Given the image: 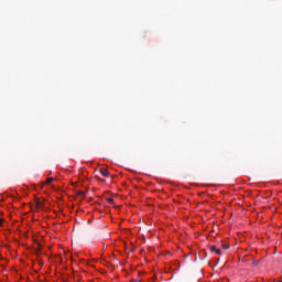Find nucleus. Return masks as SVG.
<instances>
[{
	"mask_svg": "<svg viewBox=\"0 0 282 282\" xmlns=\"http://www.w3.org/2000/svg\"><path fill=\"white\" fill-rule=\"evenodd\" d=\"M100 173H101V175H104V177H109V170L108 169H101Z\"/></svg>",
	"mask_w": 282,
	"mask_h": 282,
	"instance_id": "obj_1",
	"label": "nucleus"
},
{
	"mask_svg": "<svg viewBox=\"0 0 282 282\" xmlns=\"http://www.w3.org/2000/svg\"><path fill=\"white\" fill-rule=\"evenodd\" d=\"M106 202H108V204H116V202L111 197L106 198Z\"/></svg>",
	"mask_w": 282,
	"mask_h": 282,
	"instance_id": "obj_2",
	"label": "nucleus"
},
{
	"mask_svg": "<svg viewBox=\"0 0 282 282\" xmlns=\"http://www.w3.org/2000/svg\"><path fill=\"white\" fill-rule=\"evenodd\" d=\"M35 252H36V254H40V252H41V245H37V247L35 248Z\"/></svg>",
	"mask_w": 282,
	"mask_h": 282,
	"instance_id": "obj_3",
	"label": "nucleus"
},
{
	"mask_svg": "<svg viewBox=\"0 0 282 282\" xmlns=\"http://www.w3.org/2000/svg\"><path fill=\"white\" fill-rule=\"evenodd\" d=\"M53 182H54V178H53V177L46 178V184H51V183H53Z\"/></svg>",
	"mask_w": 282,
	"mask_h": 282,
	"instance_id": "obj_4",
	"label": "nucleus"
},
{
	"mask_svg": "<svg viewBox=\"0 0 282 282\" xmlns=\"http://www.w3.org/2000/svg\"><path fill=\"white\" fill-rule=\"evenodd\" d=\"M216 250H217V247H215V246H212V247H210V251H212V252H216Z\"/></svg>",
	"mask_w": 282,
	"mask_h": 282,
	"instance_id": "obj_5",
	"label": "nucleus"
},
{
	"mask_svg": "<svg viewBox=\"0 0 282 282\" xmlns=\"http://www.w3.org/2000/svg\"><path fill=\"white\" fill-rule=\"evenodd\" d=\"M215 252H216V254H218L219 257H221V249H217Z\"/></svg>",
	"mask_w": 282,
	"mask_h": 282,
	"instance_id": "obj_6",
	"label": "nucleus"
},
{
	"mask_svg": "<svg viewBox=\"0 0 282 282\" xmlns=\"http://www.w3.org/2000/svg\"><path fill=\"white\" fill-rule=\"evenodd\" d=\"M223 248H224V250H229V246L228 245H223Z\"/></svg>",
	"mask_w": 282,
	"mask_h": 282,
	"instance_id": "obj_7",
	"label": "nucleus"
},
{
	"mask_svg": "<svg viewBox=\"0 0 282 282\" xmlns=\"http://www.w3.org/2000/svg\"><path fill=\"white\" fill-rule=\"evenodd\" d=\"M252 265H253V267L259 265V261L254 260V261L252 262Z\"/></svg>",
	"mask_w": 282,
	"mask_h": 282,
	"instance_id": "obj_8",
	"label": "nucleus"
},
{
	"mask_svg": "<svg viewBox=\"0 0 282 282\" xmlns=\"http://www.w3.org/2000/svg\"><path fill=\"white\" fill-rule=\"evenodd\" d=\"M1 224H3V220L0 219V226H1Z\"/></svg>",
	"mask_w": 282,
	"mask_h": 282,
	"instance_id": "obj_9",
	"label": "nucleus"
}]
</instances>
